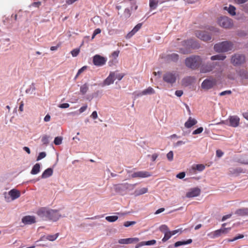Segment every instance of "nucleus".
<instances>
[{
	"label": "nucleus",
	"instance_id": "obj_1",
	"mask_svg": "<svg viewBox=\"0 0 248 248\" xmlns=\"http://www.w3.org/2000/svg\"><path fill=\"white\" fill-rule=\"evenodd\" d=\"M202 62L200 56L194 55L186 58L185 64L187 67L194 70L200 67Z\"/></svg>",
	"mask_w": 248,
	"mask_h": 248
},
{
	"label": "nucleus",
	"instance_id": "obj_2",
	"mask_svg": "<svg viewBox=\"0 0 248 248\" xmlns=\"http://www.w3.org/2000/svg\"><path fill=\"white\" fill-rule=\"evenodd\" d=\"M178 77V74L177 72L167 71L165 72L163 75V80L167 83L168 84L172 85L176 81L177 78Z\"/></svg>",
	"mask_w": 248,
	"mask_h": 248
},
{
	"label": "nucleus",
	"instance_id": "obj_3",
	"mask_svg": "<svg viewBox=\"0 0 248 248\" xmlns=\"http://www.w3.org/2000/svg\"><path fill=\"white\" fill-rule=\"evenodd\" d=\"M232 43L227 41L216 44L214 46V49L217 52H227L232 50Z\"/></svg>",
	"mask_w": 248,
	"mask_h": 248
},
{
	"label": "nucleus",
	"instance_id": "obj_4",
	"mask_svg": "<svg viewBox=\"0 0 248 248\" xmlns=\"http://www.w3.org/2000/svg\"><path fill=\"white\" fill-rule=\"evenodd\" d=\"M57 211L46 207H42L37 212L38 216L42 217H51L56 215Z\"/></svg>",
	"mask_w": 248,
	"mask_h": 248
},
{
	"label": "nucleus",
	"instance_id": "obj_5",
	"mask_svg": "<svg viewBox=\"0 0 248 248\" xmlns=\"http://www.w3.org/2000/svg\"><path fill=\"white\" fill-rule=\"evenodd\" d=\"M231 62L234 66H239L245 62L246 58L243 54H235L232 56Z\"/></svg>",
	"mask_w": 248,
	"mask_h": 248
},
{
	"label": "nucleus",
	"instance_id": "obj_6",
	"mask_svg": "<svg viewBox=\"0 0 248 248\" xmlns=\"http://www.w3.org/2000/svg\"><path fill=\"white\" fill-rule=\"evenodd\" d=\"M218 24L224 28H230L232 26V19L227 16L220 17L217 20Z\"/></svg>",
	"mask_w": 248,
	"mask_h": 248
},
{
	"label": "nucleus",
	"instance_id": "obj_7",
	"mask_svg": "<svg viewBox=\"0 0 248 248\" xmlns=\"http://www.w3.org/2000/svg\"><path fill=\"white\" fill-rule=\"evenodd\" d=\"M217 80L213 78H206L202 82L201 87L205 90H209L216 85Z\"/></svg>",
	"mask_w": 248,
	"mask_h": 248
},
{
	"label": "nucleus",
	"instance_id": "obj_8",
	"mask_svg": "<svg viewBox=\"0 0 248 248\" xmlns=\"http://www.w3.org/2000/svg\"><path fill=\"white\" fill-rule=\"evenodd\" d=\"M195 34L197 37L203 41L207 42L212 39L211 35L205 31H196Z\"/></svg>",
	"mask_w": 248,
	"mask_h": 248
},
{
	"label": "nucleus",
	"instance_id": "obj_9",
	"mask_svg": "<svg viewBox=\"0 0 248 248\" xmlns=\"http://www.w3.org/2000/svg\"><path fill=\"white\" fill-rule=\"evenodd\" d=\"M107 59L100 55L96 54L93 57V62L97 66H102L105 64Z\"/></svg>",
	"mask_w": 248,
	"mask_h": 248
},
{
	"label": "nucleus",
	"instance_id": "obj_10",
	"mask_svg": "<svg viewBox=\"0 0 248 248\" xmlns=\"http://www.w3.org/2000/svg\"><path fill=\"white\" fill-rule=\"evenodd\" d=\"M136 184H129L128 183L118 184L116 186L115 188L117 190L123 191L125 189H133Z\"/></svg>",
	"mask_w": 248,
	"mask_h": 248
},
{
	"label": "nucleus",
	"instance_id": "obj_11",
	"mask_svg": "<svg viewBox=\"0 0 248 248\" xmlns=\"http://www.w3.org/2000/svg\"><path fill=\"white\" fill-rule=\"evenodd\" d=\"M115 76V72H111L107 78L103 81V86L109 85L113 83Z\"/></svg>",
	"mask_w": 248,
	"mask_h": 248
},
{
	"label": "nucleus",
	"instance_id": "obj_12",
	"mask_svg": "<svg viewBox=\"0 0 248 248\" xmlns=\"http://www.w3.org/2000/svg\"><path fill=\"white\" fill-rule=\"evenodd\" d=\"M201 193V189L198 187H195L189 189L186 194L187 198H193L198 196Z\"/></svg>",
	"mask_w": 248,
	"mask_h": 248
},
{
	"label": "nucleus",
	"instance_id": "obj_13",
	"mask_svg": "<svg viewBox=\"0 0 248 248\" xmlns=\"http://www.w3.org/2000/svg\"><path fill=\"white\" fill-rule=\"evenodd\" d=\"M151 176V174L149 172L146 171H139L135 172L131 175L132 178H146Z\"/></svg>",
	"mask_w": 248,
	"mask_h": 248
},
{
	"label": "nucleus",
	"instance_id": "obj_14",
	"mask_svg": "<svg viewBox=\"0 0 248 248\" xmlns=\"http://www.w3.org/2000/svg\"><path fill=\"white\" fill-rule=\"evenodd\" d=\"M139 239L137 237L124 238L119 239L118 240V243L121 244H129L137 243L139 242Z\"/></svg>",
	"mask_w": 248,
	"mask_h": 248
},
{
	"label": "nucleus",
	"instance_id": "obj_15",
	"mask_svg": "<svg viewBox=\"0 0 248 248\" xmlns=\"http://www.w3.org/2000/svg\"><path fill=\"white\" fill-rule=\"evenodd\" d=\"M229 121L230 125L232 127H236L239 124L240 119L237 116H230Z\"/></svg>",
	"mask_w": 248,
	"mask_h": 248
},
{
	"label": "nucleus",
	"instance_id": "obj_16",
	"mask_svg": "<svg viewBox=\"0 0 248 248\" xmlns=\"http://www.w3.org/2000/svg\"><path fill=\"white\" fill-rule=\"evenodd\" d=\"M11 201H14L20 196V192L16 189H12L8 192Z\"/></svg>",
	"mask_w": 248,
	"mask_h": 248
},
{
	"label": "nucleus",
	"instance_id": "obj_17",
	"mask_svg": "<svg viewBox=\"0 0 248 248\" xmlns=\"http://www.w3.org/2000/svg\"><path fill=\"white\" fill-rule=\"evenodd\" d=\"M232 228V226L221 228L220 229L217 230L215 231V236H217V237L221 236L223 234H227L229 230H230Z\"/></svg>",
	"mask_w": 248,
	"mask_h": 248
},
{
	"label": "nucleus",
	"instance_id": "obj_18",
	"mask_svg": "<svg viewBox=\"0 0 248 248\" xmlns=\"http://www.w3.org/2000/svg\"><path fill=\"white\" fill-rule=\"evenodd\" d=\"M197 123V121L190 117L188 120L185 123V126L187 128H189L195 125Z\"/></svg>",
	"mask_w": 248,
	"mask_h": 248
},
{
	"label": "nucleus",
	"instance_id": "obj_19",
	"mask_svg": "<svg viewBox=\"0 0 248 248\" xmlns=\"http://www.w3.org/2000/svg\"><path fill=\"white\" fill-rule=\"evenodd\" d=\"M235 214L238 216H248V208H242L236 210Z\"/></svg>",
	"mask_w": 248,
	"mask_h": 248
},
{
	"label": "nucleus",
	"instance_id": "obj_20",
	"mask_svg": "<svg viewBox=\"0 0 248 248\" xmlns=\"http://www.w3.org/2000/svg\"><path fill=\"white\" fill-rule=\"evenodd\" d=\"M155 93V91L154 89L149 87L148 88H147L145 90H144L143 91H142L141 93L138 94V96H142L144 95H147V94H154Z\"/></svg>",
	"mask_w": 248,
	"mask_h": 248
},
{
	"label": "nucleus",
	"instance_id": "obj_21",
	"mask_svg": "<svg viewBox=\"0 0 248 248\" xmlns=\"http://www.w3.org/2000/svg\"><path fill=\"white\" fill-rule=\"evenodd\" d=\"M242 172H243V170L241 168H231L229 169V173L231 174L238 175Z\"/></svg>",
	"mask_w": 248,
	"mask_h": 248
},
{
	"label": "nucleus",
	"instance_id": "obj_22",
	"mask_svg": "<svg viewBox=\"0 0 248 248\" xmlns=\"http://www.w3.org/2000/svg\"><path fill=\"white\" fill-rule=\"evenodd\" d=\"M148 191V188L147 187H142L141 188L137 189L134 191V195L135 196H138L145 193H146Z\"/></svg>",
	"mask_w": 248,
	"mask_h": 248
},
{
	"label": "nucleus",
	"instance_id": "obj_23",
	"mask_svg": "<svg viewBox=\"0 0 248 248\" xmlns=\"http://www.w3.org/2000/svg\"><path fill=\"white\" fill-rule=\"evenodd\" d=\"M53 174V170L51 168L46 169L42 173L41 178L42 179L46 178L51 176Z\"/></svg>",
	"mask_w": 248,
	"mask_h": 248
},
{
	"label": "nucleus",
	"instance_id": "obj_24",
	"mask_svg": "<svg viewBox=\"0 0 248 248\" xmlns=\"http://www.w3.org/2000/svg\"><path fill=\"white\" fill-rule=\"evenodd\" d=\"M22 222L24 225L31 224L36 222L35 218H22Z\"/></svg>",
	"mask_w": 248,
	"mask_h": 248
},
{
	"label": "nucleus",
	"instance_id": "obj_25",
	"mask_svg": "<svg viewBox=\"0 0 248 248\" xmlns=\"http://www.w3.org/2000/svg\"><path fill=\"white\" fill-rule=\"evenodd\" d=\"M213 69V66L211 64L202 66L201 68V72L203 73L209 72L211 71Z\"/></svg>",
	"mask_w": 248,
	"mask_h": 248
},
{
	"label": "nucleus",
	"instance_id": "obj_26",
	"mask_svg": "<svg viewBox=\"0 0 248 248\" xmlns=\"http://www.w3.org/2000/svg\"><path fill=\"white\" fill-rule=\"evenodd\" d=\"M40 165L39 163H36L33 166V167L31 171V174H33V175L37 174V173H38L40 172Z\"/></svg>",
	"mask_w": 248,
	"mask_h": 248
},
{
	"label": "nucleus",
	"instance_id": "obj_27",
	"mask_svg": "<svg viewBox=\"0 0 248 248\" xmlns=\"http://www.w3.org/2000/svg\"><path fill=\"white\" fill-rule=\"evenodd\" d=\"M192 242V239H189L186 241H177L174 243V246L175 247H178L182 245L189 244Z\"/></svg>",
	"mask_w": 248,
	"mask_h": 248
},
{
	"label": "nucleus",
	"instance_id": "obj_28",
	"mask_svg": "<svg viewBox=\"0 0 248 248\" xmlns=\"http://www.w3.org/2000/svg\"><path fill=\"white\" fill-rule=\"evenodd\" d=\"M195 80V78L192 77H187L184 78L183 80L184 83L187 86L192 84Z\"/></svg>",
	"mask_w": 248,
	"mask_h": 248
},
{
	"label": "nucleus",
	"instance_id": "obj_29",
	"mask_svg": "<svg viewBox=\"0 0 248 248\" xmlns=\"http://www.w3.org/2000/svg\"><path fill=\"white\" fill-rule=\"evenodd\" d=\"M167 58L169 61L177 62L179 59V55L176 53H172L170 55H168Z\"/></svg>",
	"mask_w": 248,
	"mask_h": 248
},
{
	"label": "nucleus",
	"instance_id": "obj_30",
	"mask_svg": "<svg viewBox=\"0 0 248 248\" xmlns=\"http://www.w3.org/2000/svg\"><path fill=\"white\" fill-rule=\"evenodd\" d=\"M224 9L226 10H227L228 13L232 16L235 15V7L232 5H230L229 8L227 7H225Z\"/></svg>",
	"mask_w": 248,
	"mask_h": 248
},
{
	"label": "nucleus",
	"instance_id": "obj_31",
	"mask_svg": "<svg viewBox=\"0 0 248 248\" xmlns=\"http://www.w3.org/2000/svg\"><path fill=\"white\" fill-rule=\"evenodd\" d=\"M157 0H149V7L151 10L155 9L158 5Z\"/></svg>",
	"mask_w": 248,
	"mask_h": 248
},
{
	"label": "nucleus",
	"instance_id": "obj_32",
	"mask_svg": "<svg viewBox=\"0 0 248 248\" xmlns=\"http://www.w3.org/2000/svg\"><path fill=\"white\" fill-rule=\"evenodd\" d=\"M226 56L222 54H218L213 56L211 57V60L212 61L215 60H224L226 58Z\"/></svg>",
	"mask_w": 248,
	"mask_h": 248
},
{
	"label": "nucleus",
	"instance_id": "obj_33",
	"mask_svg": "<svg viewBox=\"0 0 248 248\" xmlns=\"http://www.w3.org/2000/svg\"><path fill=\"white\" fill-rule=\"evenodd\" d=\"M238 73L242 78L248 79V72L247 70L244 69L240 70Z\"/></svg>",
	"mask_w": 248,
	"mask_h": 248
},
{
	"label": "nucleus",
	"instance_id": "obj_34",
	"mask_svg": "<svg viewBox=\"0 0 248 248\" xmlns=\"http://www.w3.org/2000/svg\"><path fill=\"white\" fill-rule=\"evenodd\" d=\"M192 169L200 171H202L205 169V166L203 164H197L192 166Z\"/></svg>",
	"mask_w": 248,
	"mask_h": 248
},
{
	"label": "nucleus",
	"instance_id": "obj_35",
	"mask_svg": "<svg viewBox=\"0 0 248 248\" xmlns=\"http://www.w3.org/2000/svg\"><path fill=\"white\" fill-rule=\"evenodd\" d=\"M88 90V87L87 83L82 85L80 88V92L82 94H85Z\"/></svg>",
	"mask_w": 248,
	"mask_h": 248
},
{
	"label": "nucleus",
	"instance_id": "obj_36",
	"mask_svg": "<svg viewBox=\"0 0 248 248\" xmlns=\"http://www.w3.org/2000/svg\"><path fill=\"white\" fill-rule=\"evenodd\" d=\"M59 235V233H57L54 235H48L46 236V239L49 241H53L57 239Z\"/></svg>",
	"mask_w": 248,
	"mask_h": 248
},
{
	"label": "nucleus",
	"instance_id": "obj_37",
	"mask_svg": "<svg viewBox=\"0 0 248 248\" xmlns=\"http://www.w3.org/2000/svg\"><path fill=\"white\" fill-rule=\"evenodd\" d=\"M62 138L61 137H57L55 138L54 143L55 145H60L62 143Z\"/></svg>",
	"mask_w": 248,
	"mask_h": 248
},
{
	"label": "nucleus",
	"instance_id": "obj_38",
	"mask_svg": "<svg viewBox=\"0 0 248 248\" xmlns=\"http://www.w3.org/2000/svg\"><path fill=\"white\" fill-rule=\"evenodd\" d=\"M159 230L161 232H164V233H166V232H170L167 226H166V225H161L160 228H159Z\"/></svg>",
	"mask_w": 248,
	"mask_h": 248
},
{
	"label": "nucleus",
	"instance_id": "obj_39",
	"mask_svg": "<svg viewBox=\"0 0 248 248\" xmlns=\"http://www.w3.org/2000/svg\"><path fill=\"white\" fill-rule=\"evenodd\" d=\"M79 52H80L79 48H75L71 51V54L73 57H77L79 54Z\"/></svg>",
	"mask_w": 248,
	"mask_h": 248
},
{
	"label": "nucleus",
	"instance_id": "obj_40",
	"mask_svg": "<svg viewBox=\"0 0 248 248\" xmlns=\"http://www.w3.org/2000/svg\"><path fill=\"white\" fill-rule=\"evenodd\" d=\"M164 234H165V236H164V237H163V238L162 240V241L163 242H166L171 236V234H170V232H166V233H164Z\"/></svg>",
	"mask_w": 248,
	"mask_h": 248
},
{
	"label": "nucleus",
	"instance_id": "obj_41",
	"mask_svg": "<svg viewBox=\"0 0 248 248\" xmlns=\"http://www.w3.org/2000/svg\"><path fill=\"white\" fill-rule=\"evenodd\" d=\"M48 139V136L47 135H44L42 138V142L43 143V144L47 145L49 143Z\"/></svg>",
	"mask_w": 248,
	"mask_h": 248
},
{
	"label": "nucleus",
	"instance_id": "obj_42",
	"mask_svg": "<svg viewBox=\"0 0 248 248\" xmlns=\"http://www.w3.org/2000/svg\"><path fill=\"white\" fill-rule=\"evenodd\" d=\"M167 157L169 161H171L173 159V153L172 151H170L167 155Z\"/></svg>",
	"mask_w": 248,
	"mask_h": 248
},
{
	"label": "nucleus",
	"instance_id": "obj_43",
	"mask_svg": "<svg viewBox=\"0 0 248 248\" xmlns=\"http://www.w3.org/2000/svg\"><path fill=\"white\" fill-rule=\"evenodd\" d=\"M156 243V241L155 240H149L145 242H143L144 246H150L154 245Z\"/></svg>",
	"mask_w": 248,
	"mask_h": 248
},
{
	"label": "nucleus",
	"instance_id": "obj_44",
	"mask_svg": "<svg viewBox=\"0 0 248 248\" xmlns=\"http://www.w3.org/2000/svg\"><path fill=\"white\" fill-rule=\"evenodd\" d=\"M203 128L202 127H199L197 129L195 130L193 133L192 134L193 135H197L201 133L203 131Z\"/></svg>",
	"mask_w": 248,
	"mask_h": 248
},
{
	"label": "nucleus",
	"instance_id": "obj_45",
	"mask_svg": "<svg viewBox=\"0 0 248 248\" xmlns=\"http://www.w3.org/2000/svg\"><path fill=\"white\" fill-rule=\"evenodd\" d=\"M124 76V74H122V73L116 74L115 73V79H118L119 80H120L123 78V77Z\"/></svg>",
	"mask_w": 248,
	"mask_h": 248
},
{
	"label": "nucleus",
	"instance_id": "obj_46",
	"mask_svg": "<svg viewBox=\"0 0 248 248\" xmlns=\"http://www.w3.org/2000/svg\"><path fill=\"white\" fill-rule=\"evenodd\" d=\"M46 156V154L45 152H41L40 153L37 158V161H39L42 158H44Z\"/></svg>",
	"mask_w": 248,
	"mask_h": 248
},
{
	"label": "nucleus",
	"instance_id": "obj_47",
	"mask_svg": "<svg viewBox=\"0 0 248 248\" xmlns=\"http://www.w3.org/2000/svg\"><path fill=\"white\" fill-rule=\"evenodd\" d=\"M87 66H84L80 69H79L77 74L76 77H78L80 74H81L83 71L87 69Z\"/></svg>",
	"mask_w": 248,
	"mask_h": 248
},
{
	"label": "nucleus",
	"instance_id": "obj_48",
	"mask_svg": "<svg viewBox=\"0 0 248 248\" xmlns=\"http://www.w3.org/2000/svg\"><path fill=\"white\" fill-rule=\"evenodd\" d=\"M136 223V222L135 221H126L124 223V225L126 227H128L131 225H134Z\"/></svg>",
	"mask_w": 248,
	"mask_h": 248
},
{
	"label": "nucleus",
	"instance_id": "obj_49",
	"mask_svg": "<svg viewBox=\"0 0 248 248\" xmlns=\"http://www.w3.org/2000/svg\"><path fill=\"white\" fill-rule=\"evenodd\" d=\"M142 24L141 23L138 24L134 28L133 30L136 33L141 28Z\"/></svg>",
	"mask_w": 248,
	"mask_h": 248
},
{
	"label": "nucleus",
	"instance_id": "obj_50",
	"mask_svg": "<svg viewBox=\"0 0 248 248\" xmlns=\"http://www.w3.org/2000/svg\"><path fill=\"white\" fill-rule=\"evenodd\" d=\"M136 33V32L134 31L133 30H132L130 32H129L126 36V38L127 39L130 38L132 36H133Z\"/></svg>",
	"mask_w": 248,
	"mask_h": 248
},
{
	"label": "nucleus",
	"instance_id": "obj_51",
	"mask_svg": "<svg viewBox=\"0 0 248 248\" xmlns=\"http://www.w3.org/2000/svg\"><path fill=\"white\" fill-rule=\"evenodd\" d=\"M207 29L212 32H217L219 31L218 29L214 27H209L207 28Z\"/></svg>",
	"mask_w": 248,
	"mask_h": 248
},
{
	"label": "nucleus",
	"instance_id": "obj_52",
	"mask_svg": "<svg viewBox=\"0 0 248 248\" xmlns=\"http://www.w3.org/2000/svg\"><path fill=\"white\" fill-rule=\"evenodd\" d=\"M231 93H232L231 91H230V90H227V91H225L221 92L219 93V95L220 96H223V95H225L226 94H231Z\"/></svg>",
	"mask_w": 248,
	"mask_h": 248
},
{
	"label": "nucleus",
	"instance_id": "obj_53",
	"mask_svg": "<svg viewBox=\"0 0 248 248\" xmlns=\"http://www.w3.org/2000/svg\"><path fill=\"white\" fill-rule=\"evenodd\" d=\"M87 108V105H85L82 107H81L78 110L79 113H81L85 111Z\"/></svg>",
	"mask_w": 248,
	"mask_h": 248
},
{
	"label": "nucleus",
	"instance_id": "obj_54",
	"mask_svg": "<svg viewBox=\"0 0 248 248\" xmlns=\"http://www.w3.org/2000/svg\"><path fill=\"white\" fill-rule=\"evenodd\" d=\"M185 172H182L177 174L176 177L179 179H183L185 177Z\"/></svg>",
	"mask_w": 248,
	"mask_h": 248
},
{
	"label": "nucleus",
	"instance_id": "obj_55",
	"mask_svg": "<svg viewBox=\"0 0 248 248\" xmlns=\"http://www.w3.org/2000/svg\"><path fill=\"white\" fill-rule=\"evenodd\" d=\"M69 107V104L68 103H63L59 105V107L60 108H65Z\"/></svg>",
	"mask_w": 248,
	"mask_h": 248
},
{
	"label": "nucleus",
	"instance_id": "obj_56",
	"mask_svg": "<svg viewBox=\"0 0 248 248\" xmlns=\"http://www.w3.org/2000/svg\"><path fill=\"white\" fill-rule=\"evenodd\" d=\"M223 155V152L222 151H221L220 150H217L216 155L218 157H221Z\"/></svg>",
	"mask_w": 248,
	"mask_h": 248
},
{
	"label": "nucleus",
	"instance_id": "obj_57",
	"mask_svg": "<svg viewBox=\"0 0 248 248\" xmlns=\"http://www.w3.org/2000/svg\"><path fill=\"white\" fill-rule=\"evenodd\" d=\"M175 94L178 97H180L183 95V92L182 90H177L175 91Z\"/></svg>",
	"mask_w": 248,
	"mask_h": 248
},
{
	"label": "nucleus",
	"instance_id": "obj_58",
	"mask_svg": "<svg viewBox=\"0 0 248 248\" xmlns=\"http://www.w3.org/2000/svg\"><path fill=\"white\" fill-rule=\"evenodd\" d=\"M91 117L93 119H96L98 117L97 112L96 111H93L91 115Z\"/></svg>",
	"mask_w": 248,
	"mask_h": 248
},
{
	"label": "nucleus",
	"instance_id": "obj_59",
	"mask_svg": "<svg viewBox=\"0 0 248 248\" xmlns=\"http://www.w3.org/2000/svg\"><path fill=\"white\" fill-rule=\"evenodd\" d=\"M120 51L119 50L115 51L112 53V56L114 58H117L119 56Z\"/></svg>",
	"mask_w": 248,
	"mask_h": 248
},
{
	"label": "nucleus",
	"instance_id": "obj_60",
	"mask_svg": "<svg viewBox=\"0 0 248 248\" xmlns=\"http://www.w3.org/2000/svg\"><path fill=\"white\" fill-rule=\"evenodd\" d=\"M244 235L243 234H239L238 236H235V237H234L233 239H232V240H237L239 239H242L243 238H244Z\"/></svg>",
	"mask_w": 248,
	"mask_h": 248
},
{
	"label": "nucleus",
	"instance_id": "obj_61",
	"mask_svg": "<svg viewBox=\"0 0 248 248\" xmlns=\"http://www.w3.org/2000/svg\"><path fill=\"white\" fill-rule=\"evenodd\" d=\"M248 0H234V2L237 4H243L247 1Z\"/></svg>",
	"mask_w": 248,
	"mask_h": 248
},
{
	"label": "nucleus",
	"instance_id": "obj_62",
	"mask_svg": "<svg viewBox=\"0 0 248 248\" xmlns=\"http://www.w3.org/2000/svg\"><path fill=\"white\" fill-rule=\"evenodd\" d=\"M215 234V231L213 232H211L210 233H209L207 235L210 237V238H212V239H214L216 237H217V236H215L214 235Z\"/></svg>",
	"mask_w": 248,
	"mask_h": 248
},
{
	"label": "nucleus",
	"instance_id": "obj_63",
	"mask_svg": "<svg viewBox=\"0 0 248 248\" xmlns=\"http://www.w3.org/2000/svg\"><path fill=\"white\" fill-rule=\"evenodd\" d=\"M158 155L157 154H154L153 155H152V156H151V158H152V160L153 161H155L156 159L157 158V157H158Z\"/></svg>",
	"mask_w": 248,
	"mask_h": 248
},
{
	"label": "nucleus",
	"instance_id": "obj_64",
	"mask_svg": "<svg viewBox=\"0 0 248 248\" xmlns=\"http://www.w3.org/2000/svg\"><path fill=\"white\" fill-rule=\"evenodd\" d=\"M50 120V116L49 114H47L44 118L45 122H49Z\"/></svg>",
	"mask_w": 248,
	"mask_h": 248
}]
</instances>
